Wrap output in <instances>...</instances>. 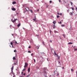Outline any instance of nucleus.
I'll return each mask as SVG.
<instances>
[{"label": "nucleus", "mask_w": 77, "mask_h": 77, "mask_svg": "<svg viewBox=\"0 0 77 77\" xmlns=\"http://www.w3.org/2000/svg\"><path fill=\"white\" fill-rule=\"evenodd\" d=\"M36 18L33 19V21H35V22H36Z\"/></svg>", "instance_id": "obj_15"}, {"label": "nucleus", "mask_w": 77, "mask_h": 77, "mask_svg": "<svg viewBox=\"0 0 77 77\" xmlns=\"http://www.w3.org/2000/svg\"><path fill=\"white\" fill-rule=\"evenodd\" d=\"M62 68H63V69H64V67H62Z\"/></svg>", "instance_id": "obj_51"}, {"label": "nucleus", "mask_w": 77, "mask_h": 77, "mask_svg": "<svg viewBox=\"0 0 77 77\" xmlns=\"http://www.w3.org/2000/svg\"><path fill=\"white\" fill-rule=\"evenodd\" d=\"M76 11H77V7H76Z\"/></svg>", "instance_id": "obj_45"}, {"label": "nucleus", "mask_w": 77, "mask_h": 77, "mask_svg": "<svg viewBox=\"0 0 77 77\" xmlns=\"http://www.w3.org/2000/svg\"><path fill=\"white\" fill-rule=\"evenodd\" d=\"M29 48H31V46H29Z\"/></svg>", "instance_id": "obj_39"}, {"label": "nucleus", "mask_w": 77, "mask_h": 77, "mask_svg": "<svg viewBox=\"0 0 77 77\" xmlns=\"http://www.w3.org/2000/svg\"><path fill=\"white\" fill-rule=\"evenodd\" d=\"M37 11H39V9L37 10Z\"/></svg>", "instance_id": "obj_57"}, {"label": "nucleus", "mask_w": 77, "mask_h": 77, "mask_svg": "<svg viewBox=\"0 0 77 77\" xmlns=\"http://www.w3.org/2000/svg\"><path fill=\"white\" fill-rule=\"evenodd\" d=\"M14 66H13V64L12 65V68H11V71H13L14 70Z\"/></svg>", "instance_id": "obj_6"}, {"label": "nucleus", "mask_w": 77, "mask_h": 77, "mask_svg": "<svg viewBox=\"0 0 77 77\" xmlns=\"http://www.w3.org/2000/svg\"><path fill=\"white\" fill-rule=\"evenodd\" d=\"M12 36H14V34H12Z\"/></svg>", "instance_id": "obj_43"}, {"label": "nucleus", "mask_w": 77, "mask_h": 77, "mask_svg": "<svg viewBox=\"0 0 77 77\" xmlns=\"http://www.w3.org/2000/svg\"><path fill=\"white\" fill-rule=\"evenodd\" d=\"M50 3H52V1H50L49 2Z\"/></svg>", "instance_id": "obj_27"}, {"label": "nucleus", "mask_w": 77, "mask_h": 77, "mask_svg": "<svg viewBox=\"0 0 77 77\" xmlns=\"http://www.w3.org/2000/svg\"><path fill=\"white\" fill-rule=\"evenodd\" d=\"M63 36L64 37H65V35L64 34H63Z\"/></svg>", "instance_id": "obj_46"}, {"label": "nucleus", "mask_w": 77, "mask_h": 77, "mask_svg": "<svg viewBox=\"0 0 77 77\" xmlns=\"http://www.w3.org/2000/svg\"><path fill=\"white\" fill-rule=\"evenodd\" d=\"M15 75H14L13 76V77H15Z\"/></svg>", "instance_id": "obj_54"}, {"label": "nucleus", "mask_w": 77, "mask_h": 77, "mask_svg": "<svg viewBox=\"0 0 77 77\" xmlns=\"http://www.w3.org/2000/svg\"><path fill=\"white\" fill-rule=\"evenodd\" d=\"M71 5L72 6V4H73V3H72V2H71Z\"/></svg>", "instance_id": "obj_28"}, {"label": "nucleus", "mask_w": 77, "mask_h": 77, "mask_svg": "<svg viewBox=\"0 0 77 77\" xmlns=\"http://www.w3.org/2000/svg\"><path fill=\"white\" fill-rule=\"evenodd\" d=\"M59 65H61V63H60V62H59Z\"/></svg>", "instance_id": "obj_26"}, {"label": "nucleus", "mask_w": 77, "mask_h": 77, "mask_svg": "<svg viewBox=\"0 0 77 77\" xmlns=\"http://www.w3.org/2000/svg\"><path fill=\"white\" fill-rule=\"evenodd\" d=\"M71 9H72V10L73 11H74V7L72 8H71Z\"/></svg>", "instance_id": "obj_24"}, {"label": "nucleus", "mask_w": 77, "mask_h": 77, "mask_svg": "<svg viewBox=\"0 0 77 77\" xmlns=\"http://www.w3.org/2000/svg\"><path fill=\"white\" fill-rule=\"evenodd\" d=\"M71 71H72V72H73V71H74V69H71Z\"/></svg>", "instance_id": "obj_20"}, {"label": "nucleus", "mask_w": 77, "mask_h": 77, "mask_svg": "<svg viewBox=\"0 0 77 77\" xmlns=\"http://www.w3.org/2000/svg\"><path fill=\"white\" fill-rule=\"evenodd\" d=\"M31 56H33V54H31Z\"/></svg>", "instance_id": "obj_38"}, {"label": "nucleus", "mask_w": 77, "mask_h": 77, "mask_svg": "<svg viewBox=\"0 0 77 77\" xmlns=\"http://www.w3.org/2000/svg\"><path fill=\"white\" fill-rule=\"evenodd\" d=\"M23 29H25L24 28H23Z\"/></svg>", "instance_id": "obj_60"}, {"label": "nucleus", "mask_w": 77, "mask_h": 77, "mask_svg": "<svg viewBox=\"0 0 77 77\" xmlns=\"http://www.w3.org/2000/svg\"><path fill=\"white\" fill-rule=\"evenodd\" d=\"M28 53H31V51H28Z\"/></svg>", "instance_id": "obj_30"}, {"label": "nucleus", "mask_w": 77, "mask_h": 77, "mask_svg": "<svg viewBox=\"0 0 77 77\" xmlns=\"http://www.w3.org/2000/svg\"><path fill=\"white\" fill-rule=\"evenodd\" d=\"M26 11L28 12V10H29V8L27 7H26Z\"/></svg>", "instance_id": "obj_8"}, {"label": "nucleus", "mask_w": 77, "mask_h": 77, "mask_svg": "<svg viewBox=\"0 0 77 77\" xmlns=\"http://www.w3.org/2000/svg\"><path fill=\"white\" fill-rule=\"evenodd\" d=\"M57 14L58 15H60V14H59V13H57Z\"/></svg>", "instance_id": "obj_42"}, {"label": "nucleus", "mask_w": 77, "mask_h": 77, "mask_svg": "<svg viewBox=\"0 0 77 77\" xmlns=\"http://www.w3.org/2000/svg\"><path fill=\"white\" fill-rule=\"evenodd\" d=\"M14 73V72H13V70H11V73Z\"/></svg>", "instance_id": "obj_36"}, {"label": "nucleus", "mask_w": 77, "mask_h": 77, "mask_svg": "<svg viewBox=\"0 0 77 77\" xmlns=\"http://www.w3.org/2000/svg\"><path fill=\"white\" fill-rule=\"evenodd\" d=\"M12 74H13L14 75H15V73H14V72L12 73Z\"/></svg>", "instance_id": "obj_35"}, {"label": "nucleus", "mask_w": 77, "mask_h": 77, "mask_svg": "<svg viewBox=\"0 0 77 77\" xmlns=\"http://www.w3.org/2000/svg\"><path fill=\"white\" fill-rule=\"evenodd\" d=\"M12 4L13 5H14L15 4H16V2H12Z\"/></svg>", "instance_id": "obj_11"}, {"label": "nucleus", "mask_w": 77, "mask_h": 77, "mask_svg": "<svg viewBox=\"0 0 77 77\" xmlns=\"http://www.w3.org/2000/svg\"><path fill=\"white\" fill-rule=\"evenodd\" d=\"M54 33H58V32L56 31H54Z\"/></svg>", "instance_id": "obj_14"}, {"label": "nucleus", "mask_w": 77, "mask_h": 77, "mask_svg": "<svg viewBox=\"0 0 77 77\" xmlns=\"http://www.w3.org/2000/svg\"><path fill=\"white\" fill-rule=\"evenodd\" d=\"M23 75H26V73H24L23 74Z\"/></svg>", "instance_id": "obj_41"}, {"label": "nucleus", "mask_w": 77, "mask_h": 77, "mask_svg": "<svg viewBox=\"0 0 77 77\" xmlns=\"http://www.w3.org/2000/svg\"><path fill=\"white\" fill-rule=\"evenodd\" d=\"M20 25H21V23H19L17 25V27H19L20 26Z\"/></svg>", "instance_id": "obj_9"}, {"label": "nucleus", "mask_w": 77, "mask_h": 77, "mask_svg": "<svg viewBox=\"0 0 77 77\" xmlns=\"http://www.w3.org/2000/svg\"><path fill=\"white\" fill-rule=\"evenodd\" d=\"M17 14H18V13H17Z\"/></svg>", "instance_id": "obj_64"}, {"label": "nucleus", "mask_w": 77, "mask_h": 77, "mask_svg": "<svg viewBox=\"0 0 77 77\" xmlns=\"http://www.w3.org/2000/svg\"><path fill=\"white\" fill-rule=\"evenodd\" d=\"M15 65H16V63H15Z\"/></svg>", "instance_id": "obj_62"}, {"label": "nucleus", "mask_w": 77, "mask_h": 77, "mask_svg": "<svg viewBox=\"0 0 77 77\" xmlns=\"http://www.w3.org/2000/svg\"><path fill=\"white\" fill-rule=\"evenodd\" d=\"M13 59L14 60H15V57H14L13 58Z\"/></svg>", "instance_id": "obj_25"}, {"label": "nucleus", "mask_w": 77, "mask_h": 77, "mask_svg": "<svg viewBox=\"0 0 77 77\" xmlns=\"http://www.w3.org/2000/svg\"><path fill=\"white\" fill-rule=\"evenodd\" d=\"M12 47H13V48H14V45H12Z\"/></svg>", "instance_id": "obj_48"}, {"label": "nucleus", "mask_w": 77, "mask_h": 77, "mask_svg": "<svg viewBox=\"0 0 77 77\" xmlns=\"http://www.w3.org/2000/svg\"><path fill=\"white\" fill-rule=\"evenodd\" d=\"M10 75H11V73H10Z\"/></svg>", "instance_id": "obj_59"}, {"label": "nucleus", "mask_w": 77, "mask_h": 77, "mask_svg": "<svg viewBox=\"0 0 77 77\" xmlns=\"http://www.w3.org/2000/svg\"><path fill=\"white\" fill-rule=\"evenodd\" d=\"M50 42H52V41L51 40Z\"/></svg>", "instance_id": "obj_53"}, {"label": "nucleus", "mask_w": 77, "mask_h": 77, "mask_svg": "<svg viewBox=\"0 0 77 77\" xmlns=\"http://www.w3.org/2000/svg\"><path fill=\"white\" fill-rule=\"evenodd\" d=\"M10 44L11 45H13V43H12V42H11L10 43Z\"/></svg>", "instance_id": "obj_23"}, {"label": "nucleus", "mask_w": 77, "mask_h": 77, "mask_svg": "<svg viewBox=\"0 0 77 77\" xmlns=\"http://www.w3.org/2000/svg\"><path fill=\"white\" fill-rule=\"evenodd\" d=\"M61 27H65V25L62 24L61 25Z\"/></svg>", "instance_id": "obj_18"}, {"label": "nucleus", "mask_w": 77, "mask_h": 77, "mask_svg": "<svg viewBox=\"0 0 77 77\" xmlns=\"http://www.w3.org/2000/svg\"><path fill=\"white\" fill-rule=\"evenodd\" d=\"M76 74H77V71H76Z\"/></svg>", "instance_id": "obj_55"}, {"label": "nucleus", "mask_w": 77, "mask_h": 77, "mask_svg": "<svg viewBox=\"0 0 77 77\" xmlns=\"http://www.w3.org/2000/svg\"><path fill=\"white\" fill-rule=\"evenodd\" d=\"M29 11L31 13H33V11H32V10H30Z\"/></svg>", "instance_id": "obj_16"}, {"label": "nucleus", "mask_w": 77, "mask_h": 77, "mask_svg": "<svg viewBox=\"0 0 77 77\" xmlns=\"http://www.w3.org/2000/svg\"><path fill=\"white\" fill-rule=\"evenodd\" d=\"M58 23L59 24H62V21H60V22H58Z\"/></svg>", "instance_id": "obj_17"}, {"label": "nucleus", "mask_w": 77, "mask_h": 77, "mask_svg": "<svg viewBox=\"0 0 77 77\" xmlns=\"http://www.w3.org/2000/svg\"><path fill=\"white\" fill-rule=\"evenodd\" d=\"M53 23L54 24H56V21H54L53 22Z\"/></svg>", "instance_id": "obj_13"}, {"label": "nucleus", "mask_w": 77, "mask_h": 77, "mask_svg": "<svg viewBox=\"0 0 77 77\" xmlns=\"http://www.w3.org/2000/svg\"><path fill=\"white\" fill-rule=\"evenodd\" d=\"M30 67H29L28 70V72H30Z\"/></svg>", "instance_id": "obj_12"}, {"label": "nucleus", "mask_w": 77, "mask_h": 77, "mask_svg": "<svg viewBox=\"0 0 77 77\" xmlns=\"http://www.w3.org/2000/svg\"><path fill=\"white\" fill-rule=\"evenodd\" d=\"M67 12H69V10H67Z\"/></svg>", "instance_id": "obj_44"}, {"label": "nucleus", "mask_w": 77, "mask_h": 77, "mask_svg": "<svg viewBox=\"0 0 77 77\" xmlns=\"http://www.w3.org/2000/svg\"><path fill=\"white\" fill-rule=\"evenodd\" d=\"M14 19H13V18H12L11 19V21H12V22L13 23H14V22H15V21H17V19H15V18H14Z\"/></svg>", "instance_id": "obj_2"}, {"label": "nucleus", "mask_w": 77, "mask_h": 77, "mask_svg": "<svg viewBox=\"0 0 77 77\" xmlns=\"http://www.w3.org/2000/svg\"><path fill=\"white\" fill-rule=\"evenodd\" d=\"M50 32L51 33V31H50Z\"/></svg>", "instance_id": "obj_58"}, {"label": "nucleus", "mask_w": 77, "mask_h": 77, "mask_svg": "<svg viewBox=\"0 0 77 77\" xmlns=\"http://www.w3.org/2000/svg\"><path fill=\"white\" fill-rule=\"evenodd\" d=\"M11 10L15 11H16V9L15 8H11Z\"/></svg>", "instance_id": "obj_5"}, {"label": "nucleus", "mask_w": 77, "mask_h": 77, "mask_svg": "<svg viewBox=\"0 0 77 77\" xmlns=\"http://www.w3.org/2000/svg\"><path fill=\"white\" fill-rule=\"evenodd\" d=\"M60 0H59V2H60Z\"/></svg>", "instance_id": "obj_50"}, {"label": "nucleus", "mask_w": 77, "mask_h": 77, "mask_svg": "<svg viewBox=\"0 0 77 77\" xmlns=\"http://www.w3.org/2000/svg\"><path fill=\"white\" fill-rule=\"evenodd\" d=\"M10 46V47H11V46Z\"/></svg>", "instance_id": "obj_63"}, {"label": "nucleus", "mask_w": 77, "mask_h": 77, "mask_svg": "<svg viewBox=\"0 0 77 77\" xmlns=\"http://www.w3.org/2000/svg\"><path fill=\"white\" fill-rule=\"evenodd\" d=\"M77 51V49H75L74 51Z\"/></svg>", "instance_id": "obj_33"}, {"label": "nucleus", "mask_w": 77, "mask_h": 77, "mask_svg": "<svg viewBox=\"0 0 77 77\" xmlns=\"http://www.w3.org/2000/svg\"><path fill=\"white\" fill-rule=\"evenodd\" d=\"M60 15H62V13H60Z\"/></svg>", "instance_id": "obj_47"}, {"label": "nucleus", "mask_w": 77, "mask_h": 77, "mask_svg": "<svg viewBox=\"0 0 77 77\" xmlns=\"http://www.w3.org/2000/svg\"><path fill=\"white\" fill-rule=\"evenodd\" d=\"M26 70V68H24L22 70L23 71H25Z\"/></svg>", "instance_id": "obj_21"}, {"label": "nucleus", "mask_w": 77, "mask_h": 77, "mask_svg": "<svg viewBox=\"0 0 77 77\" xmlns=\"http://www.w3.org/2000/svg\"><path fill=\"white\" fill-rule=\"evenodd\" d=\"M59 75V73L57 72V76H58V75Z\"/></svg>", "instance_id": "obj_22"}, {"label": "nucleus", "mask_w": 77, "mask_h": 77, "mask_svg": "<svg viewBox=\"0 0 77 77\" xmlns=\"http://www.w3.org/2000/svg\"><path fill=\"white\" fill-rule=\"evenodd\" d=\"M23 72H21V75H23Z\"/></svg>", "instance_id": "obj_34"}, {"label": "nucleus", "mask_w": 77, "mask_h": 77, "mask_svg": "<svg viewBox=\"0 0 77 77\" xmlns=\"http://www.w3.org/2000/svg\"><path fill=\"white\" fill-rule=\"evenodd\" d=\"M69 14L70 15H71V16H72V15H73V14H72V13L70 12L69 13Z\"/></svg>", "instance_id": "obj_10"}, {"label": "nucleus", "mask_w": 77, "mask_h": 77, "mask_svg": "<svg viewBox=\"0 0 77 77\" xmlns=\"http://www.w3.org/2000/svg\"><path fill=\"white\" fill-rule=\"evenodd\" d=\"M34 62L35 63V62H36V61L35 60V59H34Z\"/></svg>", "instance_id": "obj_31"}, {"label": "nucleus", "mask_w": 77, "mask_h": 77, "mask_svg": "<svg viewBox=\"0 0 77 77\" xmlns=\"http://www.w3.org/2000/svg\"><path fill=\"white\" fill-rule=\"evenodd\" d=\"M28 65V64H27V63H25V65L24 66V68H26V67Z\"/></svg>", "instance_id": "obj_4"}, {"label": "nucleus", "mask_w": 77, "mask_h": 77, "mask_svg": "<svg viewBox=\"0 0 77 77\" xmlns=\"http://www.w3.org/2000/svg\"><path fill=\"white\" fill-rule=\"evenodd\" d=\"M15 42L16 44H18V43H17V42Z\"/></svg>", "instance_id": "obj_49"}, {"label": "nucleus", "mask_w": 77, "mask_h": 77, "mask_svg": "<svg viewBox=\"0 0 77 77\" xmlns=\"http://www.w3.org/2000/svg\"><path fill=\"white\" fill-rule=\"evenodd\" d=\"M48 5L47 6V8H48Z\"/></svg>", "instance_id": "obj_52"}, {"label": "nucleus", "mask_w": 77, "mask_h": 77, "mask_svg": "<svg viewBox=\"0 0 77 77\" xmlns=\"http://www.w3.org/2000/svg\"><path fill=\"white\" fill-rule=\"evenodd\" d=\"M42 44H43V45H45V44H44V42H42Z\"/></svg>", "instance_id": "obj_37"}, {"label": "nucleus", "mask_w": 77, "mask_h": 77, "mask_svg": "<svg viewBox=\"0 0 77 77\" xmlns=\"http://www.w3.org/2000/svg\"><path fill=\"white\" fill-rule=\"evenodd\" d=\"M14 52L15 53V52H16V50H14Z\"/></svg>", "instance_id": "obj_40"}, {"label": "nucleus", "mask_w": 77, "mask_h": 77, "mask_svg": "<svg viewBox=\"0 0 77 77\" xmlns=\"http://www.w3.org/2000/svg\"><path fill=\"white\" fill-rule=\"evenodd\" d=\"M39 49V47H38V49Z\"/></svg>", "instance_id": "obj_61"}, {"label": "nucleus", "mask_w": 77, "mask_h": 77, "mask_svg": "<svg viewBox=\"0 0 77 77\" xmlns=\"http://www.w3.org/2000/svg\"><path fill=\"white\" fill-rule=\"evenodd\" d=\"M46 70H47V68L44 67L43 68V73L44 74V75H45V77H47V72H46Z\"/></svg>", "instance_id": "obj_1"}, {"label": "nucleus", "mask_w": 77, "mask_h": 77, "mask_svg": "<svg viewBox=\"0 0 77 77\" xmlns=\"http://www.w3.org/2000/svg\"><path fill=\"white\" fill-rule=\"evenodd\" d=\"M54 54H55V55H56L57 57H58V59H60V57L57 54H56V51H54Z\"/></svg>", "instance_id": "obj_3"}, {"label": "nucleus", "mask_w": 77, "mask_h": 77, "mask_svg": "<svg viewBox=\"0 0 77 77\" xmlns=\"http://www.w3.org/2000/svg\"><path fill=\"white\" fill-rule=\"evenodd\" d=\"M68 44H72V43L69 42V43H68Z\"/></svg>", "instance_id": "obj_19"}, {"label": "nucleus", "mask_w": 77, "mask_h": 77, "mask_svg": "<svg viewBox=\"0 0 77 77\" xmlns=\"http://www.w3.org/2000/svg\"><path fill=\"white\" fill-rule=\"evenodd\" d=\"M29 76H30V75H27V76H26V77H29Z\"/></svg>", "instance_id": "obj_29"}, {"label": "nucleus", "mask_w": 77, "mask_h": 77, "mask_svg": "<svg viewBox=\"0 0 77 77\" xmlns=\"http://www.w3.org/2000/svg\"><path fill=\"white\" fill-rule=\"evenodd\" d=\"M20 77H23V76H20Z\"/></svg>", "instance_id": "obj_56"}, {"label": "nucleus", "mask_w": 77, "mask_h": 77, "mask_svg": "<svg viewBox=\"0 0 77 77\" xmlns=\"http://www.w3.org/2000/svg\"><path fill=\"white\" fill-rule=\"evenodd\" d=\"M57 18H59V17H60V16H59L57 15Z\"/></svg>", "instance_id": "obj_32"}, {"label": "nucleus", "mask_w": 77, "mask_h": 77, "mask_svg": "<svg viewBox=\"0 0 77 77\" xmlns=\"http://www.w3.org/2000/svg\"><path fill=\"white\" fill-rule=\"evenodd\" d=\"M53 29H55V27H56V25H55V24H54L53 26Z\"/></svg>", "instance_id": "obj_7"}]
</instances>
